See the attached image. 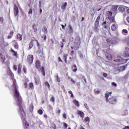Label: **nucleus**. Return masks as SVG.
Here are the masks:
<instances>
[{"instance_id": "obj_53", "label": "nucleus", "mask_w": 129, "mask_h": 129, "mask_svg": "<svg viewBox=\"0 0 129 129\" xmlns=\"http://www.w3.org/2000/svg\"><path fill=\"white\" fill-rule=\"evenodd\" d=\"M44 117H45V118H48V115H47V114H44Z\"/></svg>"}, {"instance_id": "obj_12", "label": "nucleus", "mask_w": 129, "mask_h": 129, "mask_svg": "<svg viewBox=\"0 0 129 129\" xmlns=\"http://www.w3.org/2000/svg\"><path fill=\"white\" fill-rule=\"evenodd\" d=\"M0 38H1V43L5 44V38L4 35L0 33Z\"/></svg>"}, {"instance_id": "obj_25", "label": "nucleus", "mask_w": 129, "mask_h": 129, "mask_svg": "<svg viewBox=\"0 0 129 129\" xmlns=\"http://www.w3.org/2000/svg\"><path fill=\"white\" fill-rule=\"evenodd\" d=\"M117 10V7L116 6H112V11H113V12H116Z\"/></svg>"}, {"instance_id": "obj_59", "label": "nucleus", "mask_w": 129, "mask_h": 129, "mask_svg": "<svg viewBox=\"0 0 129 129\" xmlns=\"http://www.w3.org/2000/svg\"><path fill=\"white\" fill-rule=\"evenodd\" d=\"M58 60L59 61H60V62H62V59H61L60 57H58Z\"/></svg>"}, {"instance_id": "obj_33", "label": "nucleus", "mask_w": 129, "mask_h": 129, "mask_svg": "<svg viewBox=\"0 0 129 129\" xmlns=\"http://www.w3.org/2000/svg\"><path fill=\"white\" fill-rule=\"evenodd\" d=\"M44 84H45V86H46V87H47V88L50 89V84H49V83H48V82H45L44 83Z\"/></svg>"}, {"instance_id": "obj_13", "label": "nucleus", "mask_w": 129, "mask_h": 129, "mask_svg": "<svg viewBox=\"0 0 129 129\" xmlns=\"http://www.w3.org/2000/svg\"><path fill=\"white\" fill-rule=\"evenodd\" d=\"M28 82H29V79L26 78H25V82L24 83V86L25 88H28Z\"/></svg>"}, {"instance_id": "obj_55", "label": "nucleus", "mask_w": 129, "mask_h": 129, "mask_svg": "<svg viewBox=\"0 0 129 129\" xmlns=\"http://www.w3.org/2000/svg\"><path fill=\"white\" fill-rule=\"evenodd\" d=\"M62 43V45H61V48H63L64 47V43L63 42H61Z\"/></svg>"}, {"instance_id": "obj_34", "label": "nucleus", "mask_w": 129, "mask_h": 129, "mask_svg": "<svg viewBox=\"0 0 129 129\" xmlns=\"http://www.w3.org/2000/svg\"><path fill=\"white\" fill-rule=\"evenodd\" d=\"M107 15L108 17H111L112 16V13L111 11L107 12Z\"/></svg>"}, {"instance_id": "obj_62", "label": "nucleus", "mask_w": 129, "mask_h": 129, "mask_svg": "<svg viewBox=\"0 0 129 129\" xmlns=\"http://www.w3.org/2000/svg\"><path fill=\"white\" fill-rule=\"evenodd\" d=\"M61 27H62V29H64V28H65V26H64L63 25H61Z\"/></svg>"}, {"instance_id": "obj_24", "label": "nucleus", "mask_w": 129, "mask_h": 129, "mask_svg": "<svg viewBox=\"0 0 129 129\" xmlns=\"http://www.w3.org/2000/svg\"><path fill=\"white\" fill-rule=\"evenodd\" d=\"M74 104H75L76 106H77L78 107H79V102L77 100H74L73 101Z\"/></svg>"}, {"instance_id": "obj_47", "label": "nucleus", "mask_w": 129, "mask_h": 129, "mask_svg": "<svg viewBox=\"0 0 129 129\" xmlns=\"http://www.w3.org/2000/svg\"><path fill=\"white\" fill-rule=\"evenodd\" d=\"M112 85H113V86H114L115 87H116L117 85L114 82H112Z\"/></svg>"}, {"instance_id": "obj_17", "label": "nucleus", "mask_w": 129, "mask_h": 129, "mask_svg": "<svg viewBox=\"0 0 129 129\" xmlns=\"http://www.w3.org/2000/svg\"><path fill=\"white\" fill-rule=\"evenodd\" d=\"M22 64H19L18 65V74H20L22 71Z\"/></svg>"}, {"instance_id": "obj_31", "label": "nucleus", "mask_w": 129, "mask_h": 129, "mask_svg": "<svg viewBox=\"0 0 129 129\" xmlns=\"http://www.w3.org/2000/svg\"><path fill=\"white\" fill-rule=\"evenodd\" d=\"M106 58H107V59H108V60H110L112 58L111 55H110L109 54H106Z\"/></svg>"}, {"instance_id": "obj_38", "label": "nucleus", "mask_w": 129, "mask_h": 129, "mask_svg": "<svg viewBox=\"0 0 129 129\" xmlns=\"http://www.w3.org/2000/svg\"><path fill=\"white\" fill-rule=\"evenodd\" d=\"M38 112L39 114H40V115H42V114H43V110H42L41 109H39L38 111Z\"/></svg>"}, {"instance_id": "obj_26", "label": "nucleus", "mask_w": 129, "mask_h": 129, "mask_svg": "<svg viewBox=\"0 0 129 129\" xmlns=\"http://www.w3.org/2000/svg\"><path fill=\"white\" fill-rule=\"evenodd\" d=\"M14 34V32L11 31L10 35L8 36V39H12L13 37V35Z\"/></svg>"}, {"instance_id": "obj_2", "label": "nucleus", "mask_w": 129, "mask_h": 129, "mask_svg": "<svg viewBox=\"0 0 129 129\" xmlns=\"http://www.w3.org/2000/svg\"><path fill=\"white\" fill-rule=\"evenodd\" d=\"M112 92H107L105 94V96L107 101L111 103V104H115L116 102V99L114 97H111L110 98L108 99V97L111 95Z\"/></svg>"}, {"instance_id": "obj_51", "label": "nucleus", "mask_w": 129, "mask_h": 129, "mask_svg": "<svg viewBox=\"0 0 129 129\" xmlns=\"http://www.w3.org/2000/svg\"><path fill=\"white\" fill-rule=\"evenodd\" d=\"M85 107L87 109H88V106L87 105V104H85Z\"/></svg>"}, {"instance_id": "obj_50", "label": "nucleus", "mask_w": 129, "mask_h": 129, "mask_svg": "<svg viewBox=\"0 0 129 129\" xmlns=\"http://www.w3.org/2000/svg\"><path fill=\"white\" fill-rule=\"evenodd\" d=\"M99 19H100V17H98L96 19V22H99Z\"/></svg>"}, {"instance_id": "obj_35", "label": "nucleus", "mask_w": 129, "mask_h": 129, "mask_svg": "<svg viewBox=\"0 0 129 129\" xmlns=\"http://www.w3.org/2000/svg\"><path fill=\"white\" fill-rule=\"evenodd\" d=\"M42 31H43V33H44V34H47V33H48V30H47V28H43L42 29Z\"/></svg>"}, {"instance_id": "obj_49", "label": "nucleus", "mask_w": 129, "mask_h": 129, "mask_svg": "<svg viewBox=\"0 0 129 129\" xmlns=\"http://www.w3.org/2000/svg\"><path fill=\"white\" fill-rule=\"evenodd\" d=\"M13 68L15 71H17V66H14Z\"/></svg>"}, {"instance_id": "obj_7", "label": "nucleus", "mask_w": 129, "mask_h": 129, "mask_svg": "<svg viewBox=\"0 0 129 129\" xmlns=\"http://www.w3.org/2000/svg\"><path fill=\"white\" fill-rule=\"evenodd\" d=\"M117 29V24H116V23H114L111 26V30L112 31H113L114 32L115 31H116Z\"/></svg>"}, {"instance_id": "obj_64", "label": "nucleus", "mask_w": 129, "mask_h": 129, "mask_svg": "<svg viewBox=\"0 0 129 129\" xmlns=\"http://www.w3.org/2000/svg\"><path fill=\"white\" fill-rule=\"evenodd\" d=\"M71 97H74V95H73V94H71Z\"/></svg>"}, {"instance_id": "obj_39", "label": "nucleus", "mask_w": 129, "mask_h": 129, "mask_svg": "<svg viewBox=\"0 0 129 129\" xmlns=\"http://www.w3.org/2000/svg\"><path fill=\"white\" fill-rule=\"evenodd\" d=\"M32 14H33V9H30L28 12V14L32 15Z\"/></svg>"}, {"instance_id": "obj_15", "label": "nucleus", "mask_w": 129, "mask_h": 129, "mask_svg": "<svg viewBox=\"0 0 129 129\" xmlns=\"http://www.w3.org/2000/svg\"><path fill=\"white\" fill-rule=\"evenodd\" d=\"M78 114L80 115V116L83 118L84 117V113L81 111H78Z\"/></svg>"}, {"instance_id": "obj_46", "label": "nucleus", "mask_w": 129, "mask_h": 129, "mask_svg": "<svg viewBox=\"0 0 129 129\" xmlns=\"http://www.w3.org/2000/svg\"><path fill=\"white\" fill-rule=\"evenodd\" d=\"M51 101H52V102H55V98H54V97H52V98L50 99Z\"/></svg>"}, {"instance_id": "obj_52", "label": "nucleus", "mask_w": 129, "mask_h": 129, "mask_svg": "<svg viewBox=\"0 0 129 129\" xmlns=\"http://www.w3.org/2000/svg\"><path fill=\"white\" fill-rule=\"evenodd\" d=\"M103 76H104V77H106V76H107V74H106V73H104V74H103Z\"/></svg>"}, {"instance_id": "obj_8", "label": "nucleus", "mask_w": 129, "mask_h": 129, "mask_svg": "<svg viewBox=\"0 0 129 129\" xmlns=\"http://www.w3.org/2000/svg\"><path fill=\"white\" fill-rule=\"evenodd\" d=\"M124 57H126L127 58H128L129 57V48H126L125 52L124 53Z\"/></svg>"}, {"instance_id": "obj_20", "label": "nucleus", "mask_w": 129, "mask_h": 129, "mask_svg": "<svg viewBox=\"0 0 129 129\" xmlns=\"http://www.w3.org/2000/svg\"><path fill=\"white\" fill-rule=\"evenodd\" d=\"M11 52L12 53H13V55H14L15 57H18V53L17 51H15V50H14V49H11Z\"/></svg>"}, {"instance_id": "obj_44", "label": "nucleus", "mask_w": 129, "mask_h": 129, "mask_svg": "<svg viewBox=\"0 0 129 129\" xmlns=\"http://www.w3.org/2000/svg\"><path fill=\"white\" fill-rule=\"evenodd\" d=\"M56 80H57V82H60V78L58 76H56Z\"/></svg>"}, {"instance_id": "obj_56", "label": "nucleus", "mask_w": 129, "mask_h": 129, "mask_svg": "<svg viewBox=\"0 0 129 129\" xmlns=\"http://www.w3.org/2000/svg\"><path fill=\"white\" fill-rule=\"evenodd\" d=\"M39 8H41V6H42L41 1H39Z\"/></svg>"}, {"instance_id": "obj_40", "label": "nucleus", "mask_w": 129, "mask_h": 129, "mask_svg": "<svg viewBox=\"0 0 129 129\" xmlns=\"http://www.w3.org/2000/svg\"><path fill=\"white\" fill-rule=\"evenodd\" d=\"M33 42H31L30 43H29V48L30 49H32V48H33Z\"/></svg>"}, {"instance_id": "obj_28", "label": "nucleus", "mask_w": 129, "mask_h": 129, "mask_svg": "<svg viewBox=\"0 0 129 129\" xmlns=\"http://www.w3.org/2000/svg\"><path fill=\"white\" fill-rule=\"evenodd\" d=\"M22 35L19 34L17 35V38L18 40H20V41H22Z\"/></svg>"}, {"instance_id": "obj_61", "label": "nucleus", "mask_w": 129, "mask_h": 129, "mask_svg": "<svg viewBox=\"0 0 129 129\" xmlns=\"http://www.w3.org/2000/svg\"><path fill=\"white\" fill-rule=\"evenodd\" d=\"M43 39H44V40H46V39H47V36H46V35H45Z\"/></svg>"}, {"instance_id": "obj_43", "label": "nucleus", "mask_w": 129, "mask_h": 129, "mask_svg": "<svg viewBox=\"0 0 129 129\" xmlns=\"http://www.w3.org/2000/svg\"><path fill=\"white\" fill-rule=\"evenodd\" d=\"M68 56V55H67V54H64L63 55V58H64V60H65V61H66V60H67V57Z\"/></svg>"}, {"instance_id": "obj_23", "label": "nucleus", "mask_w": 129, "mask_h": 129, "mask_svg": "<svg viewBox=\"0 0 129 129\" xmlns=\"http://www.w3.org/2000/svg\"><path fill=\"white\" fill-rule=\"evenodd\" d=\"M29 89H34V84L30 83L29 85Z\"/></svg>"}, {"instance_id": "obj_14", "label": "nucleus", "mask_w": 129, "mask_h": 129, "mask_svg": "<svg viewBox=\"0 0 129 129\" xmlns=\"http://www.w3.org/2000/svg\"><path fill=\"white\" fill-rule=\"evenodd\" d=\"M67 6H68V4L67 2H65L63 5L61 6V9H62L63 11H65V10H66Z\"/></svg>"}, {"instance_id": "obj_54", "label": "nucleus", "mask_w": 129, "mask_h": 129, "mask_svg": "<svg viewBox=\"0 0 129 129\" xmlns=\"http://www.w3.org/2000/svg\"><path fill=\"white\" fill-rule=\"evenodd\" d=\"M95 13V10H93V13H91L92 16H93V15H94Z\"/></svg>"}, {"instance_id": "obj_57", "label": "nucleus", "mask_w": 129, "mask_h": 129, "mask_svg": "<svg viewBox=\"0 0 129 129\" xmlns=\"http://www.w3.org/2000/svg\"><path fill=\"white\" fill-rule=\"evenodd\" d=\"M69 93H70V94H73V93H72V91H70L69 92Z\"/></svg>"}, {"instance_id": "obj_37", "label": "nucleus", "mask_w": 129, "mask_h": 129, "mask_svg": "<svg viewBox=\"0 0 129 129\" xmlns=\"http://www.w3.org/2000/svg\"><path fill=\"white\" fill-rule=\"evenodd\" d=\"M94 91H95V93L96 94H99V93H100V91H99V90H98L95 89V90H94Z\"/></svg>"}, {"instance_id": "obj_18", "label": "nucleus", "mask_w": 129, "mask_h": 129, "mask_svg": "<svg viewBox=\"0 0 129 129\" xmlns=\"http://www.w3.org/2000/svg\"><path fill=\"white\" fill-rule=\"evenodd\" d=\"M35 83L38 85L39 83H40V77H37V78H35Z\"/></svg>"}, {"instance_id": "obj_22", "label": "nucleus", "mask_w": 129, "mask_h": 129, "mask_svg": "<svg viewBox=\"0 0 129 129\" xmlns=\"http://www.w3.org/2000/svg\"><path fill=\"white\" fill-rule=\"evenodd\" d=\"M68 33L69 34H72L73 33V28L71 26H69Z\"/></svg>"}, {"instance_id": "obj_60", "label": "nucleus", "mask_w": 129, "mask_h": 129, "mask_svg": "<svg viewBox=\"0 0 129 129\" xmlns=\"http://www.w3.org/2000/svg\"><path fill=\"white\" fill-rule=\"evenodd\" d=\"M71 81L73 82V83H75V81L73 80V79H71Z\"/></svg>"}, {"instance_id": "obj_11", "label": "nucleus", "mask_w": 129, "mask_h": 129, "mask_svg": "<svg viewBox=\"0 0 129 129\" xmlns=\"http://www.w3.org/2000/svg\"><path fill=\"white\" fill-rule=\"evenodd\" d=\"M121 33L124 36H126L128 34V31H127V30L126 29H123Z\"/></svg>"}, {"instance_id": "obj_21", "label": "nucleus", "mask_w": 129, "mask_h": 129, "mask_svg": "<svg viewBox=\"0 0 129 129\" xmlns=\"http://www.w3.org/2000/svg\"><path fill=\"white\" fill-rule=\"evenodd\" d=\"M41 65L40 64V61L37 60L36 62V67L38 69H39Z\"/></svg>"}, {"instance_id": "obj_1", "label": "nucleus", "mask_w": 129, "mask_h": 129, "mask_svg": "<svg viewBox=\"0 0 129 129\" xmlns=\"http://www.w3.org/2000/svg\"><path fill=\"white\" fill-rule=\"evenodd\" d=\"M7 74L8 75H10L13 81V85L11 87V90L14 92V95L16 101V103L19 107V113L21 116L22 123H29L28 120L26 119V113H25L24 107H23L22 98L21 97V96H20V93H19V92L18 91V86H17V84L16 83V80L14 79V74H13L10 69H8L7 71Z\"/></svg>"}, {"instance_id": "obj_6", "label": "nucleus", "mask_w": 129, "mask_h": 129, "mask_svg": "<svg viewBox=\"0 0 129 129\" xmlns=\"http://www.w3.org/2000/svg\"><path fill=\"white\" fill-rule=\"evenodd\" d=\"M18 14H19V8H18V7L17 6L14 5V15L15 17H17L18 16Z\"/></svg>"}, {"instance_id": "obj_19", "label": "nucleus", "mask_w": 129, "mask_h": 129, "mask_svg": "<svg viewBox=\"0 0 129 129\" xmlns=\"http://www.w3.org/2000/svg\"><path fill=\"white\" fill-rule=\"evenodd\" d=\"M109 20L110 21V23H115L114 21V17H110L108 18Z\"/></svg>"}, {"instance_id": "obj_63", "label": "nucleus", "mask_w": 129, "mask_h": 129, "mask_svg": "<svg viewBox=\"0 0 129 129\" xmlns=\"http://www.w3.org/2000/svg\"><path fill=\"white\" fill-rule=\"evenodd\" d=\"M105 24H106V22H104L103 23V25H105Z\"/></svg>"}, {"instance_id": "obj_16", "label": "nucleus", "mask_w": 129, "mask_h": 129, "mask_svg": "<svg viewBox=\"0 0 129 129\" xmlns=\"http://www.w3.org/2000/svg\"><path fill=\"white\" fill-rule=\"evenodd\" d=\"M125 69V67L124 66H122V67H120L119 68H118V69H117V70L118 71H123V70H124Z\"/></svg>"}, {"instance_id": "obj_41", "label": "nucleus", "mask_w": 129, "mask_h": 129, "mask_svg": "<svg viewBox=\"0 0 129 129\" xmlns=\"http://www.w3.org/2000/svg\"><path fill=\"white\" fill-rule=\"evenodd\" d=\"M14 47L15 49H18V48H19V44H18V43H15Z\"/></svg>"}, {"instance_id": "obj_32", "label": "nucleus", "mask_w": 129, "mask_h": 129, "mask_svg": "<svg viewBox=\"0 0 129 129\" xmlns=\"http://www.w3.org/2000/svg\"><path fill=\"white\" fill-rule=\"evenodd\" d=\"M29 110L30 111H32L33 110H34V105H33V104H31L30 107H29Z\"/></svg>"}, {"instance_id": "obj_29", "label": "nucleus", "mask_w": 129, "mask_h": 129, "mask_svg": "<svg viewBox=\"0 0 129 129\" xmlns=\"http://www.w3.org/2000/svg\"><path fill=\"white\" fill-rule=\"evenodd\" d=\"M73 71L74 72H76L77 71V67L76 65H74L73 67Z\"/></svg>"}, {"instance_id": "obj_4", "label": "nucleus", "mask_w": 129, "mask_h": 129, "mask_svg": "<svg viewBox=\"0 0 129 129\" xmlns=\"http://www.w3.org/2000/svg\"><path fill=\"white\" fill-rule=\"evenodd\" d=\"M34 60V56H33V55H29L27 57V60L30 63V64H32L33 63V61Z\"/></svg>"}, {"instance_id": "obj_10", "label": "nucleus", "mask_w": 129, "mask_h": 129, "mask_svg": "<svg viewBox=\"0 0 129 129\" xmlns=\"http://www.w3.org/2000/svg\"><path fill=\"white\" fill-rule=\"evenodd\" d=\"M122 58L120 56L117 57L114 60L115 62H122Z\"/></svg>"}, {"instance_id": "obj_27", "label": "nucleus", "mask_w": 129, "mask_h": 129, "mask_svg": "<svg viewBox=\"0 0 129 129\" xmlns=\"http://www.w3.org/2000/svg\"><path fill=\"white\" fill-rule=\"evenodd\" d=\"M32 28L34 30V32H37V25L35 24H34L32 26Z\"/></svg>"}, {"instance_id": "obj_36", "label": "nucleus", "mask_w": 129, "mask_h": 129, "mask_svg": "<svg viewBox=\"0 0 129 129\" xmlns=\"http://www.w3.org/2000/svg\"><path fill=\"white\" fill-rule=\"evenodd\" d=\"M80 45V39H79L78 43L76 47V50H77L78 48H79V46Z\"/></svg>"}, {"instance_id": "obj_9", "label": "nucleus", "mask_w": 129, "mask_h": 129, "mask_svg": "<svg viewBox=\"0 0 129 129\" xmlns=\"http://www.w3.org/2000/svg\"><path fill=\"white\" fill-rule=\"evenodd\" d=\"M127 9H128V8H127V7L121 6V7H119L118 10L120 12H124V11H125V10H126Z\"/></svg>"}, {"instance_id": "obj_3", "label": "nucleus", "mask_w": 129, "mask_h": 129, "mask_svg": "<svg viewBox=\"0 0 129 129\" xmlns=\"http://www.w3.org/2000/svg\"><path fill=\"white\" fill-rule=\"evenodd\" d=\"M6 57H8V54L7 52H0V61L2 64H6Z\"/></svg>"}, {"instance_id": "obj_5", "label": "nucleus", "mask_w": 129, "mask_h": 129, "mask_svg": "<svg viewBox=\"0 0 129 129\" xmlns=\"http://www.w3.org/2000/svg\"><path fill=\"white\" fill-rule=\"evenodd\" d=\"M107 42L108 44H112V45H115V44H117V41L115 40L112 39H107Z\"/></svg>"}, {"instance_id": "obj_58", "label": "nucleus", "mask_w": 129, "mask_h": 129, "mask_svg": "<svg viewBox=\"0 0 129 129\" xmlns=\"http://www.w3.org/2000/svg\"><path fill=\"white\" fill-rule=\"evenodd\" d=\"M0 21H1V22H3V21H4V19H3V18H0Z\"/></svg>"}, {"instance_id": "obj_42", "label": "nucleus", "mask_w": 129, "mask_h": 129, "mask_svg": "<svg viewBox=\"0 0 129 129\" xmlns=\"http://www.w3.org/2000/svg\"><path fill=\"white\" fill-rule=\"evenodd\" d=\"M62 116L64 118V119H66L67 118V114H66V113H63Z\"/></svg>"}, {"instance_id": "obj_48", "label": "nucleus", "mask_w": 129, "mask_h": 129, "mask_svg": "<svg viewBox=\"0 0 129 129\" xmlns=\"http://www.w3.org/2000/svg\"><path fill=\"white\" fill-rule=\"evenodd\" d=\"M23 71H24V73H27V70L26 69L25 67L23 68Z\"/></svg>"}, {"instance_id": "obj_30", "label": "nucleus", "mask_w": 129, "mask_h": 129, "mask_svg": "<svg viewBox=\"0 0 129 129\" xmlns=\"http://www.w3.org/2000/svg\"><path fill=\"white\" fill-rule=\"evenodd\" d=\"M90 121V118H89V117H87L85 119V122H88L89 123V122Z\"/></svg>"}, {"instance_id": "obj_45", "label": "nucleus", "mask_w": 129, "mask_h": 129, "mask_svg": "<svg viewBox=\"0 0 129 129\" xmlns=\"http://www.w3.org/2000/svg\"><path fill=\"white\" fill-rule=\"evenodd\" d=\"M63 126H64V127H65V128H67V127H68V125L67 124V123H64L63 124Z\"/></svg>"}]
</instances>
